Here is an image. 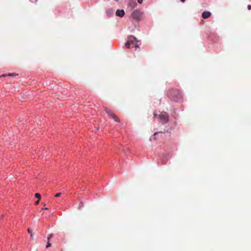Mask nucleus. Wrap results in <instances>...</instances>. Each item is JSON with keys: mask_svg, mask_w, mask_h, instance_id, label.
<instances>
[{"mask_svg": "<svg viewBox=\"0 0 251 251\" xmlns=\"http://www.w3.org/2000/svg\"><path fill=\"white\" fill-rule=\"evenodd\" d=\"M167 95L171 99L175 100L180 98V92L178 89H172L168 91Z\"/></svg>", "mask_w": 251, "mask_h": 251, "instance_id": "1", "label": "nucleus"}, {"mask_svg": "<svg viewBox=\"0 0 251 251\" xmlns=\"http://www.w3.org/2000/svg\"><path fill=\"white\" fill-rule=\"evenodd\" d=\"M137 42L138 41L135 37L132 36H130L128 38V40L126 44V47L128 49L131 46H134L135 48V50H136L137 48H139V46L137 45H135V43Z\"/></svg>", "mask_w": 251, "mask_h": 251, "instance_id": "2", "label": "nucleus"}, {"mask_svg": "<svg viewBox=\"0 0 251 251\" xmlns=\"http://www.w3.org/2000/svg\"><path fill=\"white\" fill-rule=\"evenodd\" d=\"M158 118L160 119L161 122L163 124H166L168 122L169 115L166 112H162L158 115Z\"/></svg>", "mask_w": 251, "mask_h": 251, "instance_id": "3", "label": "nucleus"}, {"mask_svg": "<svg viewBox=\"0 0 251 251\" xmlns=\"http://www.w3.org/2000/svg\"><path fill=\"white\" fill-rule=\"evenodd\" d=\"M105 111L110 118H112L116 122H120L119 118L116 115H115L111 110L107 108H105Z\"/></svg>", "mask_w": 251, "mask_h": 251, "instance_id": "4", "label": "nucleus"}, {"mask_svg": "<svg viewBox=\"0 0 251 251\" xmlns=\"http://www.w3.org/2000/svg\"><path fill=\"white\" fill-rule=\"evenodd\" d=\"M142 12L140 10H135L132 13V17L134 19L139 21L141 19Z\"/></svg>", "mask_w": 251, "mask_h": 251, "instance_id": "5", "label": "nucleus"}, {"mask_svg": "<svg viewBox=\"0 0 251 251\" xmlns=\"http://www.w3.org/2000/svg\"><path fill=\"white\" fill-rule=\"evenodd\" d=\"M116 15L117 16L123 17L125 15V12L123 10H117L116 12Z\"/></svg>", "mask_w": 251, "mask_h": 251, "instance_id": "6", "label": "nucleus"}, {"mask_svg": "<svg viewBox=\"0 0 251 251\" xmlns=\"http://www.w3.org/2000/svg\"><path fill=\"white\" fill-rule=\"evenodd\" d=\"M211 14L209 11H204L202 14V17L204 19H207L210 17Z\"/></svg>", "mask_w": 251, "mask_h": 251, "instance_id": "7", "label": "nucleus"}, {"mask_svg": "<svg viewBox=\"0 0 251 251\" xmlns=\"http://www.w3.org/2000/svg\"><path fill=\"white\" fill-rule=\"evenodd\" d=\"M164 156L166 159L165 160H162L161 161V163L162 165H165L167 162V154H164Z\"/></svg>", "mask_w": 251, "mask_h": 251, "instance_id": "8", "label": "nucleus"}, {"mask_svg": "<svg viewBox=\"0 0 251 251\" xmlns=\"http://www.w3.org/2000/svg\"><path fill=\"white\" fill-rule=\"evenodd\" d=\"M35 195V197L38 199V200H40L41 195L39 193H36Z\"/></svg>", "mask_w": 251, "mask_h": 251, "instance_id": "9", "label": "nucleus"}, {"mask_svg": "<svg viewBox=\"0 0 251 251\" xmlns=\"http://www.w3.org/2000/svg\"><path fill=\"white\" fill-rule=\"evenodd\" d=\"M53 237V234L52 233H50V234L48 236V238H47V239L48 241L50 240V239L52 238Z\"/></svg>", "mask_w": 251, "mask_h": 251, "instance_id": "10", "label": "nucleus"}, {"mask_svg": "<svg viewBox=\"0 0 251 251\" xmlns=\"http://www.w3.org/2000/svg\"><path fill=\"white\" fill-rule=\"evenodd\" d=\"M51 246V244L48 241L46 245V248H48Z\"/></svg>", "mask_w": 251, "mask_h": 251, "instance_id": "11", "label": "nucleus"}, {"mask_svg": "<svg viewBox=\"0 0 251 251\" xmlns=\"http://www.w3.org/2000/svg\"><path fill=\"white\" fill-rule=\"evenodd\" d=\"M61 193H58L55 194V197H56V198L57 197H60L61 196Z\"/></svg>", "mask_w": 251, "mask_h": 251, "instance_id": "12", "label": "nucleus"}, {"mask_svg": "<svg viewBox=\"0 0 251 251\" xmlns=\"http://www.w3.org/2000/svg\"><path fill=\"white\" fill-rule=\"evenodd\" d=\"M136 5V3L135 2H133V4H132L131 5V7L132 8H134L135 6Z\"/></svg>", "mask_w": 251, "mask_h": 251, "instance_id": "13", "label": "nucleus"}, {"mask_svg": "<svg viewBox=\"0 0 251 251\" xmlns=\"http://www.w3.org/2000/svg\"><path fill=\"white\" fill-rule=\"evenodd\" d=\"M8 76H14V75H16V74H9L8 75Z\"/></svg>", "mask_w": 251, "mask_h": 251, "instance_id": "14", "label": "nucleus"}, {"mask_svg": "<svg viewBox=\"0 0 251 251\" xmlns=\"http://www.w3.org/2000/svg\"><path fill=\"white\" fill-rule=\"evenodd\" d=\"M39 201H40V200H38V201H36L35 202V204L36 205H38L39 204Z\"/></svg>", "mask_w": 251, "mask_h": 251, "instance_id": "15", "label": "nucleus"}, {"mask_svg": "<svg viewBox=\"0 0 251 251\" xmlns=\"http://www.w3.org/2000/svg\"><path fill=\"white\" fill-rule=\"evenodd\" d=\"M137 1L139 3H142L143 2V0H137Z\"/></svg>", "mask_w": 251, "mask_h": 251, "instance_id": "16", "label": "nucleus"}, {"mask_svg": "<svg viewBox=\"0 0 251 251\" xmlns=\"http://www.w3.org/2000/svg\"><path fill=\"white\" fill-rule=\"evenodd\" d=\"M248 8L249 10H251V5H248Z\"/></svg>", "mask_w": 251, "mask_h": 251, "instance_id": "17", "label": "nucleus"}, {"mask_svg": "<svg viewBox=\"0 0 251 251\" xmlns=\"http://www.w3.org/2000/svg\"><path fill=\"white\" fill-rule=\"evenodd\" d=\"M27 231H28V233H30V234H31V230H30V229L29 228H28V229H27Z\"/></svg>", "mask_w": 251, "mask_h": 251, "instance_id": "18", "label": "nucleus"}, {"mask_svg": "<svg viewBox=\"0 0 251 251\" xmlns=\"http://www.w3.org/2000/svg\"><path fill=\"white\" fill-rule=\"evenodd\" d=\"M42 209L48 210V207H44V208H43Z\"/></svg>", "mask_w": 251, "mask_h": 251, "instance_id": "19", "label": "nucleus"}, {"mask_svg": "<svg viewBox=\"0 0 251 251\" xmlns=\"http://www.w3.org/2000/svg\"><path fill=\"white\" fill-rule=\"evenodd\" d=\"M30 237H31V238L32 239H33V234H32V233H31V234H30Z\"/></svg>", "mask_w": 251, "mask_h": 251, "instance_id": "20", "label": "nucleus"}, {"mask_svg": "<svg viewBox=\"0 0 251 251\" xmlns=\"http://www.w3.org/2000/svg\"><path fill=\"white\" fill-rule=\"evenodd\" d=\"M157 116H158V115H157V114H154V117H157Z\"/></svg>", "mask_w": 251, "mask_h": 251, "instance_id": "21", "label": "nucleus"}, {"mask_svg": "<svg viewBox=\"0 0 251 251\" xmlns=\"http://www.w3.org/2000/svg\"><path fill=\"white\" fill-rule=\"evenodd\" d=\"M182 2H184L185 0H180Z\"/></svg>", "mask_w": 251, "mask_h": 251, "instance_id": "22", "label": "nucleus"}, {"mask_svg": "<svg viewBox=\"0 0 251 251\" xmlns=\"http://www.w3.org/2000/svg\"><path fill=\"white\" fill-rule=\"evenodd\" d=\"M110 10H109L108 11H107V13H110Z\"/></svg>", "mask_w": 251, "mask_h": 251, "instance_id": "23", "label": "nucleus"}, {"mask_svg": "<svg viewBox=\"0 0 251 251\" xmlns=\"http://www.w3.org/2000/svg\"><path fill=\"white\" fill-rule=\"evenodd\" d=\"M110 10H109L108 11H107V13H110Z\"/></svg>", "mask_w": 251, "mask_h": 251, "instance_id": "24", "label": "nucleus"}]
</instances>
